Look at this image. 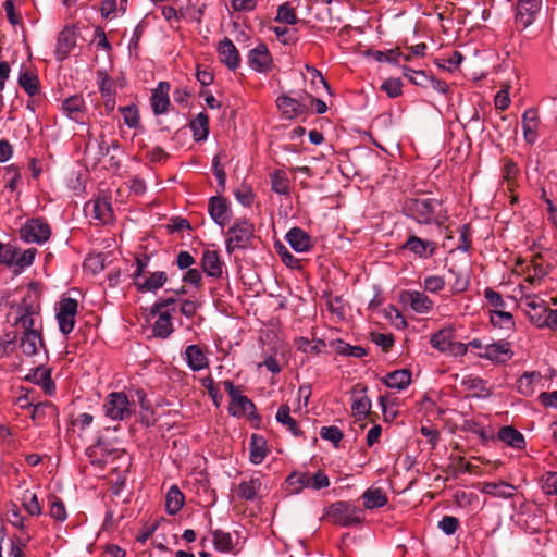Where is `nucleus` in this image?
Here are the masks:
<instances>
[{"label": "nucleus", "mask_w": 557, "mask_h": 557, "mask_svg": "<svg viewBox=\"0 0 557 557\" xmlns=\"http://www.w3.org/2000/svg\"><path fill=\"white\" fill-rule=\"evenodd\" d=\"M326 312L333 322L343 321L346 318V304L341 296H326Z\"/></svg>", "instance_id": "c9c22d12"}, {"label": "nucleus", "mask_w": 557, "mask_h": 557, "mask_svg": "<svg viewBox=\"0 0 557 557\" xmlns=\"http://www.w3.org/2000/svg\"><path fill=\"white\" fill-rule=\"evenodd\" d=\"M219 57L230 70L235 71L240 64V58L237 48L233 41L225 37L218 46Z\"/></svg>", "instance_id": "5701e85b"}, {"label": "nucleus", "mask_w": 557, "mask_h": 557, "mask_svg": "<svg viewBox=\"0 0 557 557\" xmlns=\"http://www.w3.org/2000/svg\"><path fill=\"white\" fill-rule=\"evenodd\" d=\"M169 90V83L160 82L158 87L152 91L151 107L154 114H163L168 111L170 106Z\"/></svg>", "instance_id": "c85d7f7f"}, {"label": "nucleus", "mask_w": 557, "mask_h": 557, "mask_svg": "<svg viewBox=\"0 0 557 557\" xmlns=\"http://www.w3.org/2000/svg\"><path fill=\"white\" fill-rule=\"evenodd\" d=\"M454 335L455 330L451 326L443 327L431 336L430 344L434 349L446 352L454 341Z\"/></svg>", "instance_id": "f704fd0d"}, {"label": "nucleus", "mask_w": 557, "mask_h": 557, "mask_svg": "<svg viewBox=\"0 0 557 557\" xmlns=\"http://www.w3.org/2000/svg\"><path fill=\"white\" fill-rule=\"evenodd\" d=\"M124 123L131 127L136 128L139 125V113L136 106H126L120 108Z\"/></svg>", "instance_id": "6e6d98bb"}, {"label": "nucleus", "mask_w": 557, "mask_h": 557, "mask_svg": "<svg viewBox=\"0 0 557 557\" xmlns=\"http://www.w3.org/2000/svg\"><path fill=\"white\" fill-rule=\"evenodd\" d=\"M25 380L32 382L42 388L45 394L51 396L55 392V385L51 379V371L46 367H37L32 370L26 376Z\"/></svg>", "instance_id": "4be33fe9"}, {"label": "nucleus", "mask_w": 557, "mask_h": 557, "mask_svg": "<svg viewBox=\"0 0 557 557\" xmlns=\"http://www.w3.org/2000/svg\"><path fill=\"white\" fill-rule=\"evenodd\" d=\"M313 104V98L307 95L300 100L292 98L289 96H281L276 100L277 109L286 119L297 117L307 111V109Z\"/></svg>", "instance_id": "9d476101"}, {"label": "nucleus", "mask_w": 557, "mask_h": 557, "mask_svg": "<svg viewBox=\"0 0 557 557\" xmlns=\"http://www.w3.org/2000/svg\"><path fill=\"white\" fill-rule=\"evenodd\" d=\"M423 287L430 293H438L445 287V280L440 275H430L423 280Z\"/></svg>", "instance_id": "0e129e2a"}, {"label": "nucleus", "mask_w": 557, "mask_h": 557, "mask_svg": "<svg viewBox=\"0 0 557 557\" xmlns=\"http://www.w3.org/2000/svg\"><path fill=\"white\" fill-rule=\"evenodd\" d=\"M189 126L193 132V137L196 141H203L207 139L209 135V117L206 113H198L190 121Z\"/></svg>", "instance_id": "58836bf2"}, {"label": "nucleus", "mask_w": 557, "mask_h": 557, "mask_svg": "<svg viewBox=\"0 0 557 557\" xmlns=\"http://www.w3.org/2000/svg\"><path fill=\"white\" fill-rule=\"evenodd\" d=\"M324 137L322 134L315 132V146H320L321 149H315V161L319 166H315V172L327 173L334 162V148L331 145H324Z\"/></svg>", "instance_id": "6ab92c4d"}, {"label": "nucleus", "mask_w": 557, "mask_h": 557, "mask_svg": "<svg viewBox=\"0 0 557 557\" xmlns=\"http://www.w3.org/2000/svg\"><path fill=\"white\" fill-rule=\"evenodd\" d=\"M184 505V495L176 485H172L165 495V507L170 515L177 513Z\"/></svg>", "instance_id": "a18cd8bd"}, {"label": "nucleus", "mask_w": 557, "mask_h": 557, "mask_svg": "<svg viewBox=\"0 0 557 557\" xmlns=\"http://www.w3.org/2000/svg\"><path fill=\"white\" fill-rule=\"evenodd\" d=\"M462 385L472 392L474 397H487L490 395V391L487 388V383L475 375H467L462 379Z\"/></svg>", "instance_id": "c03bdc74"}, {"label": "nucleus", "mask_w": 557, "mask_h": 557, "mask_svg": "<svg viewBox=\"0 0 557 557\" xmlns=\"http://www.w3.org/2000/svg\"><path fill=\"white\" fill-rule=\"evenodd\" d=\"M76 45V32L73 27L66 26L63 30L60 32L57 46H55V55L59 61H63L67 58L72 49Z\"/></svg>", "instance_id": "b1692460"}, {"label": "nucleus", "mask_w": 557, "mask_h": 557, "mask_svg": "<svg viewBox=\"0 0 557 557\" xmlns=\"http://www.w3.org/2000/svg\"><path fill=\"white\" fill-rule=\"evenodd\" d=\"M86 110L85 101L79 96H71L62 102L63 113L71 120L77 123H84L82 116Z\"/></svg>", "instance_id": "c756f323"}, {"label": "nucleus", "mask_w": 557, "mask_h": 557, "mask_svg": "<svg viewBox=\"0 0 557 557\" xmlns=\"http://www.w3.org/2000/svg\"><path fill=\"white\" fill-rule=\"evenodd\" d=\"M248 63L257 72H268L272 65V58L264 44H259L248 54Z\"/></svg>", "instance_id": "412c9836"}, {"label": "nucleus", "mask_w": 557, "mask_h": 557, "mask_svg": "<svg viewBox=\"0 0 557 557\" xmlns=\"http://www.w3.org/2000/svg\"><path fill=\"white\" fill-rule=\"evenodd\" d=\"M49 513L53 519H57L59 521H64L67 517L65 506L63 502L58 497H53L51 499Z\"/></svg>", "instance_id": "69168bd1"}, {"label": "nucleus", "mask_w": 557, "mask_h": 557, "mask_svg": "<svg viewBox=\"0 0 557 557\" xmlns=\"http://www.w3.org/2000/svg\"><path fill=\"white\" fill-rule=\"evenodd\" d=\"M17 333L10 331L0 336V351L4 355H9L17 347Z\"/></svg>", "instance_id": "4d7b16f0"}, {"label": "nucleus", "mask_w": 557, "mask_h": 557, "mask_svg": "<svg viewBox=\"0 0 557 557\" xmlns=\"http://www.w3.org/2000/svg\"><path fill=\"white\" fill-rule=\"evenodd\" d=\"M267 454L268 449L264 438L260 435L252 434L250 437V461L253 465H260L267 457Z\"/></svg>", "instance_id": "a19ab883"}, {"label": "nucleus", "mask_w": 557, "mask_h": 557, "mask_svg": "<svg viewBox=\"0 0 557 557\" xmlns=\"http://www.w3.org/2000/svg\"><path fill=\"white\" fill-rule=\"evenodd\" d=\"M184 358L193 371H201L209 367V359L199 345H188Z\"/></svg>", "instance_id": "bb28decb"}, {"label": "nucleus", "mask_w": 557, "mask_h": 557, "mask_svg": "<svg viewBox=\"0 0 557 557\" xmlns=\"http://www.w3.org/2000/svg\"><path fill=\"white\" fill-rule=\"evenodd\" d=\"M437 248V244L432 240L422 239L417 235H409L403 244V249L410 251L420 259L431 258Z\"/></svg>", "instance_id": "dca6fc26"}, {"label": "nucleus", "mask_w": 557, "mask_h": 557, "mask_svg": "<svg viewBox=\"0 0 557 557\" xmlns=\"http://www.w3.org/2000/svg\"><path fill=\"white\" fill-rule=\"evenodd\" d=\"M278 423L286 426V429L295 436L300 434L297 421L290 416V409L287 405H282L275 416Z\"/></svg>", "instance_id": "49530a36"}, {"label": "nucleus", "mask_w": 557, "mask_h": 557, "mask_svg": "<svg viewBox=\"0 0 557 557\" xmlns=\"http://www.w3.org/2000/svg\"><path fill=\"white\" fill-rule=\"evenodd\" d=\"M97 79L101 97L115 94V82L107 74L106 71H98Z\"/></svg>", "instance_id": "864d4df0"}, {"label": "nucleus", "mask_w": 557, "mask_h": 557, "mask_svg": "<svg viewBox=\"0 0 557 557\" xmlns=\"http://www.w3.org/2000/svg\"><path fill=\"white\" fill-rule=\"evenodd\" d=\"M400 300L418 314H428L432 311L434 302L431 298L419 290H404L400 294Z\"/></svg>", "instance_id": "4468645a"}, {"label": "nucleus", "mask_w": 557, "mask_h": 557, "mask_svg": "<svg viewBox=\"0 0 557 557\" xmlns=\"http://www.w3.org/2000/svg\"><path fill=\"white\" fill-rule=\"evenodd\" d=\"M542 490L546 495H557V471L547 472L542 476Z\"/></svg>", "instance_id": "bf43d9fd"}, {"label": "nucleus", "mask_w": 557, "mask_h": 557, "mask_svg": "<svg viewBox=\"0 0 557 557\" xmlns=\"http://www.w3.org/2000/svg\"><path fill=\"white\" fill-rule=\"evenodd\" d=\"M149 258L136 259V269L133 273V283L140 293H157L168 282L164 271L149 272L146 270Z\"/></svg>", "instance_id": "f03ea898"}, {"label": "nucleus", "mask_w": 557, "mask_h": 557, "mask_svg": "<svg viewBox=\"0 0 557 557\" xmlns=\"http://www.w3.org/2000/svg\"><path fill=\"white\" fill-rule=\"evenodd\" d=\"M460 522L458 518L454 516H444L438 521V529L446 535H453L456 533L457 529L459 528Z\"/></svg>", "instance_id": "052dcab7"}, {"label": "nucleus", "mask_w": 557, "mask_h": 557, "mask_svg": "<svg viewBox=\"0 0 557 557\" xmlns=\"http://www.w3.org/2000/svg\"><path fill=\"white\" fill-rule=\"evenodd\" d=\"M12 309L15 313V326H20L23 331L42 327L38 305L23 299L21 304L12 307Z\"/></svg>", "instance_id": "0eeeda50"}, {"label": "nucleus", "mask_w": 557, "mask_h": 557, "mask_svg": "<svg viewBox=\"0 0 557 557\" xmlns=\"http://www.w3.org/2000/svg\"><path fill=\"white\" fill-rule=\"evenodd\" d=\"M21 238L26 243L42 244L50 237L49 225L40 220L33 219L27 221L20 231Z\"/></svg>", "instance_id": "9b49d317"}, {"label": "nucleus", "mask_w": 557, "mask_h": 557, "mask_svg": "<svg viewBox=\"0 0 557 557\" xmlns=\"http://www.w3.org/2000/svg\"><path fill=\"white\" fill-rule=\"evenodd\" d=\"M36 253H37L36 248L26 249L22 253L17 252L14 265H16L20 271L24 270L25 268L32 265Z\"/></svg>", "instance_id": "680f3d73"}, {"label": "nucleus", "mask_w": 557, "mask_h": 557, "mask_svg": "<svg viewBox=\"0 0 557 557\" xmlns=\"http://www.w3.org/2000/svg\"><path fill=\"white\" fill-rule=\"evenodd\" d=\"M77 309V300L71 297H62L57 304V320L62 334L67 335L74 330Z\"/></svg>", "instance_id": "6e6552de"}, {"label": "nucleus", "mask_w": 557, "mask_h": 557, "mask_svg": "<svg viewBox=\"0 0 557 557\" xmlns=\"http://www.w3.org/2000/svg\"><path fill=\"white\" fill-rule=\"evenodd\" d=\"M403 74L414 85L421 87L429 86L430 76H428L423 71H416L408 66H403Z\"/></svg>", "instance_id": "5fc2aeb1"}, {"label": "nucleus", "mask_w": 557, "mask_h": 557, "mask_svg": "<svg viewBox=\"0 0 557 557\" xmlns=\"http://www.w3.org/2000/svg\"><path fill=\"white\" fill-rule=\"evenodd\" d=\"M362 499L367 509L381 508L387 504V496L380 487L368 488L362 494Z\"/></svg>", "instance_id": "4c0bfd02"}, {"label": "nucleus", "mask_w": 557, "mask_h": 557, "mask_svg": "<svg viewBox=\"0 0 557 557\" xmlns=\"http://www.w3.org/2000/svg\"><path fill=\"white\" fill-rule=\"evenodd\" d=\"M22 505L30 516H39L41 513V506L35 493L26 490L22 496Z\"/></svg>", "instance_id": "603ef678"}, {"label": "nucleus", "mask_w": 557, "mask_h": 557, "mask_svg": "<svg viewBox=\"0 0 557 557\" xmlns=\"http://www.w3.org/2000/svg\"><path fill=\"white\" fill-rule=\"evenodd\" d=\"M286 238L290 247L298 252L306 251L310 247L311 240L309 235L298 227L292 228L287 233Z\"/></svg>", "instance_id": "ea45409f"}, {"label": "nucleus", "mask_w": 557, "mask_h": 557, "mask_svg": "<svg viewBox=\"0 0 557 557\" xmlns=\"http://www.w3.org/2000/svg\"><path fill=\"white\" fill-rule=\"evenodd\" d=\"M361 511L352 504L347 502H336L330 506L325 517L332 522L342 527H351L361 522Z\"/></svg>", "instance_id": "423d86ee"}, {"label": "nucleus", "mask_w": 557, "mask_h": 557, "mask_svg": "<svg viewBox=\"0 0 557 557\" xmlns=\"http://www.w3.org/2000/svg\"><path fill=\"white\" fill-rule=\"evenodd\" d=\"M262 488V476L253 475L249 480L242 481L237 487V495L245 500H253Z\"/></svg>", "instance_id": "7c9ffc66"}, {"label": "nucleus", "mask_w": 557, "mask_h": 557, "mask_svg": "<svg viewBox=\"0 0 557 557\" xmlns=\"http://www.w3.org/2000/svg\"><path fill=\"white\" fill-rule=\"evenodd\" d=\"M383 382L389 388L405 389L411 382V372L406 369L393 371L384 376Z\"/></svg>", "instance_id": "e433bc0d"}, {"label": "nucleus", "mask_w": 557, "mask_h": 557, "mask_svg": "<svg viewBox=\"0 0 557 557\" xmlns=\"http://www.w3.org/2000/svg\"><path fill=\"white\" fill-rule=\"evenodd\" d=\"M313 476L309 473L293 472L286 479V490L290 494H297L302 488L308 487L311 484Z\"/></svg>", "instance_id": "37998d69"}, {"label": "nucleus", "mask_w": 557, "mask_h": 557, "mask_svg": "<svg viewBox=\"0 0 557 557\" xmlns=\"http://www.w3.org/2000/svg\"><path fill=\"white\" fill-rule=\"evenodd\" d=\"M484 297L487 300V302L495 308V310H500L506 305L502 295L498 292L494 290L493 288H485Z\"/></svg>", "instance_id": "774afa93"}, {"label": "nucleus", "mask_w": 557, "mask_h": 557, "mask_svg": "<svg viewBox=\"0 0 557 557\" xmlns=\"http://www.w3.org/2000/svg\"><path fill=\"white\" fill-rule=\"evenodd\" d=\"M223 386L231 397L230 412L233 416L240 417L251 412L255 409L253 403L242 394L240 386H235L231 381H224Z\"/></svg>", "instance_id": "1a4fd4ad"}, {"label": "nucleus", "mask_w": 557, "mask_h": 557, "mask_svg": "<svg viewBox=\"0 0 557 557\" xmlns=\"http://www.w3.org/2000/svg\"><path fill=\"white\" fill-rule=\"evenodd\" d=\"M85 213L100 224H108L113 220V210L108 197H98L85 206Z\"/></svg>", "instance_id": "ddd939ff"}, {"label": "nucleus", "mask_w": 557, "mask_h": 557, "mask_svg": "<svg viewBox=\"0 0 557 557\" xmlns=\"http://www.w3.org/2000/svg\"><path fill=\"white\" fill-rule=\"evenodd\" d=\"M382 89L391 98H396L401 94V81L399 78H389L382 84Z\"/></svg>", "instance_id": "338daca9"}, {"label": "nucleus", "mask_w": 557, "mask_h": 557, "mask_svg": "<svg viewBox=\"0 0 557 557\" xmlns=\"http://www.w3.org/2000/svg\"><path fill=\"white\" fill-rule=\"evenodd\" d=\"M499 441L510 447L522 448L525 444L523 435L512 426H503L497 434Z\"/></svg>", "instance_id": "79ce46f5"}, {"label": "nucleus", "mask_w": 557, "mask_h": 557, "mask_svg": "<svg viewBox=\"0 0 557 557\" xmlns=\"http://www.w3.org/2000/svg\"><path fill=\"white\" fill-rule=\"evenodd\" d=\"M481 358L493 362H506L512 357L509 343L497 342L484 346V351L479 355Z\"/></svg>", "instance_id": "393cba45"}, {"label": "nucleus", "mask_w": 557, "mask_h": 557, "mask_svg": "<svg viewBox=\"0 0 557 557\" xmlns=\"http://www.w3.org/2000/svg\"><path fill=\"white\" fill-rule=\"evenodd\" d=\"M403 211L405 215L420 225H434L442 228L449 220V214L442 200L431 197L408 198Z\"/></svg>", "instance_id": "f257e3e1"}, {"label": "nucleus", "mask_w": 557, "mask_h": 557, "mask_svg": "<svg viewBox=\"0 0 557 557\" xmlns=\"http://www.w3.org/2000/svg\"><path fill=\"white\" fill-rule=\"evenodd\" d=\"M490 319L494 326H498L500 329L511 330L515 325L512 314L504 311L503 309L492 310Z\"/></svg>", "instance_id": "09e8293b"}, {"label": "nucleus", "mask_w": 557, "mask_h": 557, "mask_svg": "<svg viewBox=\"0 0 557 557\" xmlns=\"http://www.w3.org/2000/svg\"><path fill=\"white\" fill-rule=\"evenodd\" d=\"M41 331L42 327L23 331L18 347L25 356L32 357L38 355L40 349H45Z\"/></svg>", "instance_id": "2eb2a0df"}, {"label": "nucleus", "mask_w": 557, "mask_h": 557, "mask_svg": "<svg viewBox=\"0 0 557 557\" xmlns=\"http://www.w3.org/2000/svg\"><path fill=\"white\" fill-rule=\"evenodd\" d=\"M524 306V313L530 322L539 329H543L544 318L547 311V305L537 295H527L521 299Z\"/></svg>", "instance_id": "f8f14e48"}, {"label": "nucleus", "mask_w": 557, "mask_h": 557, "mask_svg": "<svg viewBox=\"0 0 557 557\" xmlns=\"http://www.w3.org/2000/svg\"><path fill=\"white\" fill-rule=\"evenodd\" d=\"M213 544L216 550L222 553H228L233 548L232 535L228 532L222 530H215L213 533Z\"/></svg>", "instance_id": "8fccbe9b"}, {"label": "nucleus", "mask_w": 557, "mask_h": 557, "mask_svg": "<svg viewBox=\"0 0 557 557\" xmlns=\"http://www.w3.org/2000/svg\"><path fill=\"white\" fill-rule=\"evenodd\" d=\"M540 380V373L525 372L517 382L518 392L523 396H531L534 393V384Z\"/></svg>", "instance_id": "de8ad7c7"}, {"label": "nucleus", "mask_w": 557, "mask_h": 557, "mask_svg": "<svg viewBox=\"0 0 557 557\" xmlns=\"http://www.w3.org/2000/svg\"><path fill=\"white\" fill-rule=\"evenodd\" d=\"M480 491L481 493L492 497L509 499L516 494L517 486L505 481L484 482Z\"/></svg>", "instance_id": "a878e982"}, {"label": "nucleus", "mask_w": 557, "mask_h": 557, "mask_svg": "<svg viewBox=\"0 0 557 557\" xmlns=\"http://www.w3.org/2000/svg\"><path fill=\"white\" fill-rule=\"evenodd\" d=\"M208 211L212 220L222 228L231 220V208L226 199L222 197H211Z\"/></svg>", "instance_id": "aec40b11"}, {"label": "nucleus", "mask_w": 557, "mask_h": 557, "mask_svg": "<svg viewBox=\"0 0 557 557\" xmlns=\"http://www.w3.org/2000/svg\"><path fill=\"white\" fill-rule=\"evenodd\" d=\"M523 138L529 145H534L539 139V129L541 125L540 115L536 110L528 109L521 119Z\"/></svg>", "instance_id": "a211bd4d"}, {"label": "nucleus", "mask_w": 557, "mask_h": 557, "mask_svg": "<svg viewBox=\"0 0 557 557\" xmlns=\"http://www.w3.org/2000/svg\"><path fill=\"white\" fill-rule=\"evenodd\" d=\"M18 85L28 96L33 97L39 91L38 75L33 70L23 66L18 74Z\"/></svg>", "instance_id": "2f4dec72"}, {"label": "nucleus", "mask_w": 557, "mask_h": 557, "mask_svg": "<svg viewBox=\"0 0 557 557\" xmlns=\"http://www.w3.org/2000/svg\"><path fill=\"white\" fill-rule=\"evenodd\" d=\"M320 435L324 441L331 442L335 447L338 446L343 438V432L335 425L323 426L320 431Z\"/></svg>", "instance_id": "13d9d810"}, {"label": "nucleus", "mask_w": 557, "mask_h": 557, "mask_svg": "<svg viewBox=\"0 0 557 557\" xmlns=\"http://www.w3.org/2000/svg\"><path fill=\"white\" fill-rule=\"evenodd\" d=\"M201 267L208 276L220 277L222 275V262L219 253L214 250H206L203 252Z\"/></svg>", "instance_id": "473e14b6"}, {"label": "nucleus", "mask_w": 557, "mask_h": 557, "mask_svg": "<svg viewBox=\"0 0 557 557\" xmlns=\"http://www.w3.org/2000/svg\"><path fill=\"white\" fill-rule=\"evenodd\" d=\"M86 455L92 465L103 468L112 465V470L121 467L120 463L115 465L119 460L123 459L125 466L128 467L127 456L124 450L113 447L109 442L99 440L96 444L86 449Z\"/></svg>", "instance_id": "7ed1b4c3"}, {"label": "nucleus", "mask_w": 557, "mask_h": 557, "mask_svg": "<svg viewBox=\"0 0 557 557\" xmlns=\"http://www.w3.org/2000/svg\"><path fill=\"white\" fill-rule=\"evenodd\" d=\"M255 234V225L248 219H238L227 231V239L225 242L226 250L232 253L236 249H245L248 247Z\"/></svg>", "instance_id": "20e7f679"}, {"label": "nucleus", "mask_w": 557, "mask_h": 557, "mask_svg": "<svg viewBox=\"0 0 557 557\" xmlns=\"http://www.w3.org/2000/svg\"><path fill=\"white\" fill-rule=\"evenodd\" d=\"M47 410H49L51 414H53L55 411L53 405L50 401L36 403L32 407L30 417L34 421H40L45 417Z\"/></svg>", "instance_id": "e2e57ef3"}, {"label": "nucleus", "mask_w": 557, "mask_h": 557, "mask_svg": "<svg viewBox=\"0 0 557 557\" xmlns=\"http://www.w3.org/2000/svg\"><path fill=\"white\" fill-rule=\"evenodd\" d=\"M371 409V400L364 394V389H355L351 395V411L358 419L366 418Z\"/></svg>", "instance_id": "72a5a7b5"}, {"label": "nucleus", "mask_w": 557, "mask_h": 557, "mask_svg": "<svg viewBox=\"0 0 557 557\" xmlns=\"http://www.w3.org/2000/svg\"><path fill=\"white\" fill-rule=\"evenodd\" d=\"M106 417L114 421H122L133 414L134 406L122 392L110 393L103 403Z\"/></svg>", "instance_id": "39448f33"}, {"label": "nucleus", "mask_w": 557, "mask_h": 557, "mask_svg": "<svg viewBox=\"0 0 557 557\" xmlns=\"http://www.w3.org/2000/svg\"><path fill=\"white\" fill-rule=\"evenodd\" d=\"M156 317L152 324V335L158 338H168L173 333L172 314L170 312H151Z\"/></svg>", "instance_id": "cd10ccee"}, {"label": "nucleus", "mask_w": 557, "mask_h": 557, "mask_svg": "<svg viewBox=\"0 0 557 557\" xmlns=\"http://www.w3.org/2000/svg\"><path fill=\"white\" fill-rule=\"evenodd\" d=\"M541 4V0H518L516 24L522 28L529 27L534 22Z\"/></svg>", "instance_id": "f3484780"}, {"label": "nucleus", "mask_w": 557, "mask_h": 557, "mask_svg": "<svg viewBox=\"0 0 557 557\" xmlns=\"http://www.w3.org/2000/svg\"><path fill=\"white\" fill-rule=\"evenodd\" d=\"M272 189L280 195L289 193V180L284 171H275L271 175Z\"/></svg>", "instance_id": "3c124183"}]
</instances>
